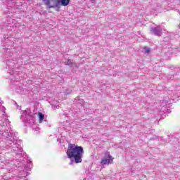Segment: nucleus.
Wrapping results in <instances>:
<instances>
[{"instance_id":"obj_5","label":"nucleus","mask_w":180,"mask_h":180,"mask_svg":"<svg viewBox=\"0 0 180 180\" xmlns=\"http://www.w3.org/2000/svg\"><path fill=\"white\" fill-rule=\"evenodd\" d=\"M172 103V101L171 99L168 100H163L160 102V106H162V112H165L166 108H169Z\"/></svg>"},{"instance_id":"obj_8","label":"nucleus","mask_w":180,"mask_h":180,"mask_svg":"<svg viewBox=\"0 0 180 180\" xmlns=\"http://www.w3.org/2000/svg\"><path fill=\"white\" fill-rule=\"evenodd\" d=\"M106 155H108V158H103L101 160V165H106V164H110V162L112 161V156L110 155L109 153H107Z\"/></svg>"},{"instance_id":"obj_17","label":"nucleus","mask_w":180,"mask_h":180,"mask_svg":"<svg viewBox=\"0 0 180 180\" xmlns=\"http://www.w3.org/2000/svg\"><path fill=\"white\" fill-rule=\"evenodd\" d=\"M165 142H166V143H169V140H167V141H165Z\"/></svg>"},{"instance_id":"obj_1","label":"nucleus","mask_w":180,"mask_h":180,"mask_svg":"<svg viewBox=\"0 0 180 180\" xmlns=\"http://www.w3.org/2000/svg\"><path fill=\"white\" fill-rule=\"evenodd\" d=\"M1 136L4 138L6 144L7 148H12L15 154H22L23 153V148L20 145L22 144V141L18 140V136H16V133L13 132L12 129H7L4 131H0Z\"/></svg>"},{"instance_id":"obj_3","label":"nucleus","mask_w":180,"mask_h":180,"mask_svg":"<svg viewBox=\"0 0 180 180\" xmlns=\"http://www.w3.org/2000/svg\"><path fill=\"white\" fill-rule=\"evenodd\" d=\"M20 119L26 126H34L36 122V118L32 115V112L29 108L22 111Z\"/></svg>"},{"instance_id":"obj_9","label":"nucleus","mask_w":180,"mask_h":180,"mask_svg":"<svg viewBox=\"0 0 180 180\" xmlns=\"http://www.w3.org/2000/svg\"><path fill=\"white\" fill-rule=\"evenodd\" d=\"M8 74H10L11 77V82H15L16 81V79H18V78H19V75H18V74L15 73V72L11 71L8 72Z\"/></svg>"},{"instance_id":"obj_7","label":"nucleus","mask_w":180,"mask_h":180,"mask_svg":"<svg viewBox=\"0 0 180 180\" xmlns=\"http://www.w3.org/2000/svg\"><path fill=\"white\" fill-rule=\"evenodd\" d=\"M7 68L13 70L18 65V60H9L6 61Z\"/></svg>"},{"instance_id":"obj_18","label":"nucleus","mask_w":180,"mask_h":180,"mask_svg":"<svg viewBox=\"0 0 180 180\" xmlns=\"http://www.w3.org/2000/svg\"><path fill=\"white\" fill-rule=\"evenodd\" d=\"M18 82H19V81H18V80H16V83H18Z\"/></svg>"},{"instance_id":"obj_4","label":"nucleus","mask_w":180,"mask_h":180,"mask_svg":"<svg viewBox=\"0 0 180 180\" xmlns=\"http://www.w3.org/2000/svg\"><path fill=\"white\" fill-rule=\"evenodd\" d=\"M48 8H60L67 6L70 4V0H42Z\"/></svg>"},{"instance_id":"obj_10","label":"nucleus","mask_w":180,"mask_h":180,"mask_svg":"<svg viewBox=\"0 0 180 180\" xmlns=\"http://www.w3.org/2000/svg\"><path fill=\"white\" fill-rule=\"evenodd\" d=\"M38 117H39V123H41L44 120V115H43V113L41 112H39Z\"/></svg>"},{"instance_id":"obj_14","label":"nucleus","mask_w":180,"mask_h":180,"mask_svg":"<svg viewBox=\"0 0 180 180\" xmlns=\"http://www.w3.org/2000/svg\"><path fill=\"white\" fill-rule=\"evenodd\" d=\"M8 164H10V165H12V164H13V162L12 161H8V160H6V163H5V165H8Z\"/></svg>"},{"instance_id":"obj_15","label":"nucleus","mask_w":180,"mask_h":180,"mask_svg":"<svg viewBox=\"0 0 180 180\" xmlns=\"http://www.w3.org/2000/svg\"><path fill=\"white\" fill-rule=\"evenodd\" d=\"M51 105H52V106H57V104H54L53 103H51Z\"/></svg>"},{"instance_id":"obj_11","label":"nucleus","mask_w":180,"mask_h":180,"mask_svg":"<svg viewBox=\"0 0 180 180\" xmlns=\"http://www.w3.org/2000/svg\"><path fill=\"white\" fill-rule=\"evenodd\" d=\"M66 65H70V67H72L73 63L72 60L70 59H68L67 62L65 63Z\"/></svg>"},{"instance_id":"obj_2","label":"nucleus","mask_w":180,"mask_h":180,"mask_svg":"<svg viewBox=\"0 0 180 180\" xmlns=\"http://www.w3.org/2000/svg\"><path fill=\"white\" fill-rule=\"evenodd\" d=\"M68 158L70 160V165L73 164H79L82 162V157H84V148L78 145L70 143L68 146L66 152Z\"/></svg>"},{"instance_id":"obj_12","label":"nucleus","mask_w":180,"mask_h":180,"mask_svg":"<svg viewBox=\"0 0 180 180\" xmlns=\"http://www.w3.org/2000/svg\"><path fill=\"white\" fill-rule=\"evenodd\" d=\"M143 50H144V53H146V54H148V53H150V48H148L147 46H145L143 48Z\"/></svg>"},{"instance_id":"obj_13","label":"nucleus","mask_w":180,"mask_h":180,"mask_svg":"<svg viewBox=\"0 0 180 180\" xmlns=\"http://www.w3.org/2000/svg\"><path fill=\"white\" fill-rule=\"evenodd\" d=\"M22 89H23V88L19 87V89H16V91H17L18 94H22Z\"/></svg>"},{"instance_id":"obj_16","label":"nucleus","mask_w":180,"mask_h":180,"mask_svg":"<svg viewBox=\"0 0 180 180\" xmlns=\"http://www.w3.org/2000/svg\"><path fill=\"white\" fill-rule=\"evenodd\" d=\"M80 103H81L82 105H84V100L82 99Z\"/></svg>"},{"instance_id":"obj_6","label":"nucleus","mask_w":180,"mask_h":180,"mask_svg":"<svg viewBox=\"0 0 180 180\" xmlns=\"http://www.w3.org/2000/svg\"><path fill=\"white\" fill-rule=\"evenodd\" d=\"M150 33L155 34V36H161L162 34V29H161L160 26L152 27L150 29Z\"/></svg>"}]
</instances>
